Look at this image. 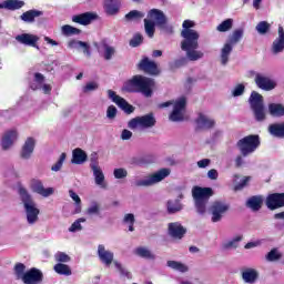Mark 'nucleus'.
<instances>
[{
	"instance_id": "nucleus-1",
	"label": "nucleus",
	"mask_w": 284,
	"mask_h": 284,
	"mask_svg": "<svg viewBox=\"0 0 284 284\" xmlns=\"http://www.w3.org/2000/svg\"><path fill=\"white\" fill-rule=\"evenodd\" d=\"M154 85H156L154 79L136 74L124 83L123 91L130 93H140L143 94V97H146V99H150V97L154 94Z\"/></svg>"
},
{
	"instance_id": "nucleus-2",
	"label": "nucleus",
	"mask_w": 284,
	"mask_h": 284,
	"mask_svg": "<svg viewBox=\"0 0 284 284\" xmlns=\"http://www.w3.org/2000/svg\"><path fill=\"white\" fill-rule=\"evenodd\" d=\"M149 19H144V30L149 39L154 38V32H156V26L163 28L168 23V18L165 13L159 9H151L148 12Z\"/></svg>"
},
{
	"instance_id": "nucleus-3",
	"label": "nucleus",
	"mask_w": 284,
	"mask_h": 284,
	"mask_svg": "<svg viewBox=\"0 0 284 284\" xmlns=\"http://www.w3.org/2000/svg\"><path fill=\"white\" fill-rule=\"evenodd\" d=\"M19 195L24 205V211L29 225H34V223L39 221V214H41V211L37 207L34 200H32V195L28 193V190H26V187L21 186L19 189Z\"/></svg>"
},
{
	"instance_id": "nucleus-4",
	"label": "nucleus",
	"mask_w": 284,
	"mask_h": 284,
	"mask_svg": "<svg viewBox=\"0 0 284 284\" xmlns=\"http://www.w3.org/2000/svg\"><path fill=\"white\" fill-rule=\"evenodd\" d=\"M192 196L195 202V210L197 214H205V212H207L210 197L214 196V191L212 187L193 186Z\"/></svg>"
},
{
	"instance_id": "nucleus-5",
	"label": "nucleus",
	"mask_w": 284,
	"mask_h": 284,
	"mask_svg": "<svg viewBox=\"0 0 284 284\" xmlns=\"http://www.w3.org/2000/svg\"><path fill=\"white\" fill-rule=\"evenodd\" d=\"M236 146L242 156H250V154H254V151L261 148V136L258 134L246 135L237 141Z\"/></svg>"
},
{
	"instance_id": "nucleus-6",
	"label": "nucleus",
	"mask_w": 284,
	"mask_h": 284,
	"mask_svg": "<svg viewBox=\"0 0 284 284\" xmlns=\"http://www.w3.org/2000/svg\"><path fill=\"white\" fill-rule=\"evenodd\" d=\"M251 110L254 113L255 121H265V105L263 104V95L258 92L253 91L250 97Z\"/></svg>"
},
{
	"instance_id": "nucleus-7",
	"label": "nucleus",
	"mask_w": 284,
	"mask_h": 284,
	"mask_svg": "<svg viewBox=\"0 0 284 284\" xmlns=\"http://www.w3.org/2000/svg\"><path fill=\"white\" fill-rule=\"evenodd\" d=\"M170 169H161L160 171L151 174L149 179L135 181V187H150V185H154V183H161L163 179H168V176H170Z\"/></svg>"
},
{
	"instance_id": "nucleus-8",
	"label": "nucleus",
	"mask_w": 284,
	"mask_h": 284,
	"mask_svg": "<svg viewBox=\"0 0 284 284\" xmlns=\"http://www.w3.org/2000/svg\"><path fill=\"white\" fill-rule=\"evenodd\" d=\"M156 125V118H154V113H149L142 116L133 118L129 121L128 128L130 130H136V128H154Z\"/></svg>"
},
{
	"instance_id": "nucleus-9",
	"label": "nucleus",
	"mask_w": 284,
	"mask_h": 284,
	"mask_svg": "<svg viewBox=\"0 0 284 284\" xmlns=\"http://www.w3.org/2000/svg\"><path fill=\"white\" fill-rule=\"evenodd\" d=\"M197 49L199 39H195V41L191 42V44L187 42V40H182L181 42V50L186 52L189 61H199V59H203L204 53L202 51H197Z\"/></svg>"
},
{
	"instance_id": "nucleus-10",
	"label": "nucleus",
	"mask_w": 284,
	"mask_h": 284,
	"mask_svg": "<svg viewBox=\"0 0 284 284\" xmlns=\"http://www.w3.org/2000/svg\"><path fill=\"white\" fill-rule=\"evenodd\" d=\"M194 26H196V23L192 20H184L182 23L183 29L181 31V37L184 38L183 41H187L190 44L194 43V41L201 37L196 30L192 29Z\"/></svg>"
},
{
	"instance_id": "nucleus-11",
	"label": "nucleus",
	"mask_w": 284,
	"mask_h": 284,
	"mask_svg": "<svg viewBox=\"0 0 284 284\" xmlns=\"http://www.w3.org/2000/svg\"><path fill=\"white\" fill-rule=\"evenodd\" d=\"M187 106V99L185 97L179 98L174 105H173V111L171 112L169 119L170 121H183L185 112V108Z\"/></svg>"
},
{
	"instance_id": "nucleus-12",
	"label": "nucleus",
	"mask_w": 284,
	"mask_h": 284,
	"mask_svg": "<svg viewBox=\"0 0 284 284\" xmlns=\"http://www.w3.org/2000/svg\"><path fill=\"white\" fill-rule=\"evenodd\" d=\"M211 221L212 223H219L223 219V214L230 211V204H226L222 201H215L211 205Z\"/></svg>"
},
{
	"instance_id": "nucleus-13",
	"label": "nucleus",
	"mask_w": 284,
	"mask_h": 284,
	"mask_svg": "<svg viewBox=\"0 0 284 284\" xmlns=\"http://www.w3.org/2000/svg\"><path fill=\"white\" fill-rule=\"evenodd\" d=\"M138 69L141 72H144V74H150V77H158V74L161 73V71L159 70V64H156V62L150 60V58H148V57L143 58L139 62Z\"/></svg>"
},
{
	"instance_id": "nucleus-14",
	"label": "nucleus",
	"mask_w": 284,
	"mask_h": 284,
	"mask_svg": "<svg viewBox=\"0 0 284 284\" xmlns=\"http://www.w3.org/2000/svg\"><path fill=\"white\" fill-rule=\"evenodd\" d=\"M265 205L268 210H280L284 207V193H272L266 196Z\"/></svg>"
},
{
	"instance_id": "nucleus-15",
	"label": "nucleus",
	"mask_w": 284,
	"mask_h": 284,
	"mask_svg": "<svg viewBox=\"0 0 284 284\" xmlns=\"http://www.w3.org/2000/svg\"><path fill=\"white\" fill-rule=\"evenodd\" d=\"M32 192L36 194H40V196H44V199H48V196H52L54 194L53 187H44L43 182L41 180L33 179L30 183Z\"/></svg>"
},
{
	"instance_id": "nucleus-16",
	"label": "nucleus",
	"mask_w": 284,
	"mask_h": 284,
	"mask_svg": "<svg viewBox=\"0 0 284 284\" xmlns=\"http://www.w3.org/2000/svg\"><path fill=\"white\" fill-rule=\"evenodd\" d=\"M34 82L30 83V88L33 91L43 89L44 94H50L52 92V87L50 84H43L45 77L42 73H34Z\"/></svg>"
},
{
	"instance_id": "nucleus-17",
	"label": "nucleus",
	"mask_w": 284,
	"mask_h": 284,
	"mask_svg": "<svg viewBox=\"0 0 284 284\" xmlns=\"http://www.w3.org/2000/svg\"><path fill=\"white\" fill-rule=\"evenodd\" d=\"M255 83L260 90H265V92H270L276 88V82L261 73L255 75Z\"/></svg>"
},
{
	"instance_id": "nucleus-18",
	"label": "nucleus",
	"mask_w": 284,
	"mask_h": 284,
	"mask_svg": "<svg viewBox=\"0 0 284 284\" xmlns=\"http://www.w3.org/2000/svg\"><path fill=\"white\" fill-rule=\"evenodd\" d=\"M99 16L94 12H84L75 14L72 17L73 23H79V26H90L93 21H97Z\"/></svg>"
},
{
	"instance_id": "nucleus-19",
	"label": "nucleus",
	"mask_w": 284,
	"mask_h": 284,
	"mask_svg": "<svg viewBox=\"0 0 284 284\" xmlns=\"http://www.w3.org/2000/svg\"><path fill=\"white\" fill-rule=\"evenodd\" d=\"M195 123H196V128H195L196 132H199V130H212V128L216 125V121L207 118L203 113H199V116L195 119Z\"/></svg>"
},
{
	"instance_id": "nucleus-20",
	"label": "nucleus",
	"mask_w": 284,
	"mask_h": 284,
	"mask_svg": "<svg viewBox=\"0 0 284 284\" xmlns=\"http://www.w3.org/2000/svg\"><path fill=\"white\" fill-rule=\"evenodd\" d=\"M98 256L101 263H103V265H105L106 267H110V265L114 263V253H112V251L105 250V246L103 244H100L98 246Z\"/></svg>"
},
{
	"instance_id": "nucleus-21",
	"label": "nucleus",
	"mask_w": 284,
	"mask_h": 284,
	"mask_svg": "<svg viewBox=\"0 0 284 284\" xmlns=\"http://www.w3.org/2000/svg\"><path fill=\"white\" fill-rule=\"evenodd\" d=\"M187 233V230L184 229L181 223L179 222H172L169 223V234L172 236V239H176L178 241H181L183 236Z\"/></svg>"
},
{
	"instance_id": "nucleus-22",
	"label": "nucleus",
	"mask_w": 284,
	"mask_h": 284,
	"mask_svg": "<svg viewBox=\"0 0 284 284\" xmlns=\"http://www.w3.org/2000/svg\"><path fill=\"white\" fill-rule=\"evenodd\" d=\"M16 41L21 43L22 45H29L30 48H37V43H39L38 36L32 33H22L16 37Z\"/></svg>"
},
{
	"instance_id": "nucleus-23",
	"label": "nucleus",
	"mask_w": 284,
	"mask_h": 284,
	"mask_svg": "<svg viewBox=\"0 0 284 284\" xmlns=\"http://www.w3.org/2000/svg\"><path fill=\"white\" fill-rule=\"evenodd\" d=\"M277 34H278V37L273 41V44H272L273 54H281V52H284V29H283V26H278Z\"/></svg>"
},
{
	"instance_id": "nucleus-24",
	"label": "nucleus",
	"mask_w": 284,
	"mask_h": 284,
	"mask_svg": "<svg viewBox=\"0 0 284 284\" xmlns=\"http://www.w3.org/2000/svg\"><path fill=\"white\" fill-rule=\"evenodd\" d=\"M34 145H37V142L34 141V138H28L22 145L20 156L21 159L28 160L30 156H32V153L34 152Z\"/></svg>"
},
{
	"instance_id": "nucleus-25",
	"label": "nucleus",
	"mask_w": 284,
	"mask_h": 284,
	"mask_svg": "<svg viewBox=\"0 0 284 284\" xmlns=\"http://www.w3.org/2000/svg\"><path fill=\"white\" fill-rule=\"evenodd\" d=\"M17 130H9L4 133L1 140L2 150H10L12 148L14 141H17Z\"/></svg>"
},
{
	"instance_id": "nucleus-26",
	"label": "nucleus",
	"mask_w": 284,
	"mask_h": 284,
	"mask_svg": "<svg viewBox=\"0 0 284 284\" xmlns=\"http://www.w3.org/2000/svg\"><path fill=\"white\" fill-rule=\"evenodd\" d=\"M241 274L244 283L254 284L256 281H258V271H256V268H242Z\"/></svg>"
},
{
	"instance_id": "nucleus-27",
	"label": "nucleus",
	"mask_w": 284,
	"mask_h": 284,
	"mask_svg": "<svg viewBox=\"0 0 284 284\" xmlns=\"http://www.w3.org/2000/svg\"><path fill=\"white\" fill-rule=\"evenodd\" d=\"M119 10H121L120 0H104V12L109 14V17H114V14H119Z\"/></svg>"
},
{
	"instance_id": "nucleus-28",
	"label": "nucleus",
	"mask_w": 284,
	"mask_h": 284,
	"mask_svg": "<svg viewBox=\"0 0 284 284\" xmlns=\"http://www.w3.org/2000/svg\"><path fill=\"white\" fill-rule=\"evenodd\" d=\"M85 161H88V153H85V151H83L81 148L74 149L72 152L71 162L74 165H83V163H85Z\"/></svg>"
},
{
	"instance_id": "nucleus-29",
	"label": "nucleus",
	"mask_w": 284,
	"mask_h": 284,
	"mask_svg": "<svg viewBox=\"0 0 284 284\" xmlns=\"http://www.w3.org/2000/svg\"><path fill=\"white\" fill-rule=\"evenodd\" d=\"M26 6V2L21 0H6L0 3V10H21Z\"/></svg>"
},
{
	"instance_id": "nucleus-30",
	"label": "nucleus",
	"mask_w": 284,
	"mask_h": 284,
	"mask_svg": "<svg viewBox=\"0 0 284 284\" xmlns=\"http://www.w3.org/2000/svg\"><path fill=\"white\" fill-rule=\"evenodd\" d=\"M268 132L275 139H284V122L270 124Z\"/></svg>"
},
{
	"instance_id": "nucleus-31",
	"label": "nucleus",
	"mask_w": 284,
	"mask_h": 284,
	"mask_svg": "<svg viewBox=\"0 0 284 284\" xmlns=\"http://www.w3.org/2000/svg\"><path fill=\"white\" fill-rule=\"evenodd\" d=\"M43 11L40 10H29L27 12H23L20 18L22 21H24V23H34V19H37V17H42Z\"/></svg>"
},
{
	"instance_id": "nucleus-32",
	"label": "nucleus",
	"mask_w": 284,
	"mask_h": 284,
	"mask_svg": "<svg viewBox=\"0 0 284 284\" xmlns=\"http://www.w3.org/2000/svg\"><path fill=\"white\" fill-rule=\"evenodd\" d=\"M246 206L253 212H258L263 207V197L258 195L251 196L246 202Z\"/></svg>"
},
{
	"instance_id": "nucleus-33",
	"label": "nucleus",
	"mask_w": 284,
	"mask_h": 284,
	"mask_svg": "<svg viewBox=\"0 0 284 284\" xmlns=\"http://www.w3.org/2000/svg\"><path fill=\"white\" fill-rule=\"evenodd\" d=\"M181 210H183V204H181L180 200H169L166 202L168 214H176V212H181Z\"/></svg>"
},
{
	"instance_id": "nucleus-34",
	"label": "nucleus",
	"mask_w": 284,
	"mask_h": 284,
	"mask_svg": "<svg viewBox=\"0 0 284 284\" xmlns=\"http://www.w3.org/2000/svg\"><path fill=\"white\" fill-rule=\"evenodd\" d=\"M69 48H82L83 53L87 54V57H90V44L88 42H83L80 40H71L68 42Z\"/></svg>"
},
{
	"instance_id": "nucleus-35",
	"label": "nucleus",
	"mask_w": 284,
	"mask_h": 284,
	"mask_svg": "<svg viewBox=\"0 0 284 284\" xmlns=\"http://www.w3.org/2000/svg\"><path fill=\"white\" fill-rule=\"evenodd\" d=\"M268 112L271 116H284V105L282 103H270Z\"/></svg>"
},
{
	"instance_id": "nucleus-36",
	"label": "nucleus",
	"mask_w": 284,
	"mask_h": 284,
	"mask_svg": "<svg viewBox=\"0 0 284 284\" xmlns=\"http://www.w3.org/2000/svg\"><path fill=\"white\" fill-rule=\"evenodd\" d=\"M53 270L60 276H72V268L67 264L58 263L53 266Z\"/></svg>"
},
{
	"instance_id": "nucleus-37",
	"label": "nucleus",
	"mask_w": 284,
	"mask_h": 284,
	"mask_svg": "<svg viewBox=\"0 0 284 284\" xmlns=\"http://www.w3.org/2000/svg\"><path fill=\"white\" fill-rule=\"evenodd\" d=\"M233 44H230V42L225 43L221 51V61L222 65H226L227 61H230V54H232Z\"/></svg>"
},
{
	"instance_id": "nucleus-38",
	"label": "nucleus",
	"mask_w": 284,
	"mask_h": 284,
	"mask_svg": "<svg viewBox=\"0 0 284 284\" xmlns=\"http://www.w3.org/2000/svg\"><path fill=\"white\" fill-rule=\"evenodd\" d=\"M135 254L141 256V258H148L149 261H154L155 256L146 247L140 246L135 250Z\"/></svg>"
},
{
	"instance_id": "nucleus-39",
	"label": "nucleus",
	"mask_w": 284,
	"mask_h": 284,
	"mask_svg": "<svg viewBox=\"0 0 284 284\" xmlns=\"http://www.w3.org/2000/svg\"><path fill=\"white\" fill-rule=\"evenodd\" d=\"M13 272L17 281H23V276H26V264L17 263L13 267Z\"/></svg>"
},
{
	"instance_id": "nucleus-40",
	"label": "nucleus",
	"mask_w": 284,
	"mask_h": 284,
	"mask_svg": "<svg viewBox=\"0 0 284 284\" xmlns=\"http://www.w3.org/2000/svg\"><path fill=\"white\" fill-rule=\"evenodd\" d=\"M118 108H120L125 114H132L135 110L134 105L130 104L124 98L120 100Z\"/></svg>"
},
{
	"instance_id": "nucleus-41",
	"label": "nucleus",
	"mask_w": 284,
	"mask_h": 284,
	"mask_svg": "<svg viewBox=\"0 0 284 284\" xmlns=\"http://www.w3.org/2000/svg\"><path fill=\"white\" fill-rule=\"evenodd\" d=\"M234 26V19L229 18L224 21H222L217 27V32H230V29Z\"/></svg>"
},
{
	"instance_id": "nucleus-42",
	"label": "nucleus",
	"mask_w": 284,
	"mask_h": 284,
	"mask_svg": "<svg viewBox=\"0 0 284 284\" xmlns=\"http://www.w3.org/2000/svg\"><path fill=\"white\" fill-rule=\"evenodd\" d=\"M241 39H243V29H236L229 37V43L231 45H236V43H239V41H241Z\"/></svg>"
},
{
	"instance_id": "nucleus-43",
	"label": "nucleus",
	"mask_w": 284,
	"mask_h": 284,
	"mask_svg": "<svg viewBox=\"0 0 284 284\" xmlns=\"http://www.w3.org/2000/svg\"><path fill=\"white\" fill-rule=\"evenodd\" d=\"M143 17H145V13L139 10H132L124 16V19L125 21H139V19H143Z\"/></svg>"
},
{
	"instance_id": "nucleus-44",
	"label": "nucleus",
	"mask_w": 284,
	"mask_h": 284,
	"mask_svg": "<svg viewBox=\"0 0 284 284\" xmlns=\"http://www.w3.org/2000/svg\"><path fill=\"white\" fill-rule=\"evenodd\" d=\"M183 65H187V58L182 57L169 63L170 70H179V68H183Z\"/></svg>"
},
{
	"instance_id": "nucleus-45",
	"label": "nucleus",
	"mask_w": 284,
	"mask_h": 284,
	"mask_svg": "<svg viewBox=\"0 0 284 284\" xmlns=\"http://www.w3.org/2000/svg\"><path fill=\"white\" fill-rule=\"evenodd\" d=\"M266 261L270 263H274V261H281L283 258V254L278 252V248H272L267 254H266Z\"/></svg>"
},
{
	"instance_id": "nucleus-46",
	"label": "nucleus",
	"mask_w": 284,
	"mask_h": 284,
	"mask_svg": "<svg viewBox=\"0 0 284 284\" xmlns=\"http://www.w3.org/2000/svg\"><path fill=\"white\" fill-rule=\"evenodd\" d=\"M81 33V29L72 27L70 24H64L62 27V34H64L65 37H72L74 34H80Z\"/></svg>"
},
{
	"instance_id": "nucleus-47",
	"label": "nucleus",
	"mask_w": 284,
	"mask_h": 284,
	"mask_svg": "<svg viewBox=\"0 0 284 284\" xmlns=\"http://www.w3.org/2000/svg\"><path fill=\"white\" fill-rule=\"evenodd\" d=\"M92 172H93V176L95 179L97 185H103L105 181V175L103 174V171L101 170V168H94L92 169Z\"/></svg>"
},
{
	"instance_id": "nucleus-48",
	"label": "nucleus",
	"mask_w": 284,
	"mask_h": 284,
	"mask_svg": "<svg viewBox=\"0 0 284 284\" xmlns=\"http://www.w3.org/2000/svg\"><path fill=\"white\" fill-rule=\"evenodd\" d=\"M69 196L72 199V201H74V203L77 205L75 214H80V212H81V197L73 190H69Z\"/></svg>"
},
{
	"instance_id": "nucleus-49",
	"label": "nucleus",
	"mask_w": 284,
	"mask_h": 284,
	"mask_svg": "<svg viewBox=\"0 0 284 284\" xmlns=\"http://www.w3.org/2000/svg\"><path fill=\"white\" fill-rule=\"evenodd\" d=\"M168 267H171L172 270H178V272H187V266L176 261H168Z\"/></svg>"
},
{
	"instance_id": "nucleus-50",
	"label": "nucleus",
	"mask_w": 284,
	"mask_h": 284,
	"mask_svg": "<svg viewBox=\"0 0 284 284\" xmlns=\"http://www.w3.org/2000/svg\"><path fill=\"white\" fill-rule=\"evenodd\" d=\"M82 223H85V217L75 220L69 227V232H81V230H83Z\"/></svg>"
},
{
	"instance_id": "nucleus-51",
	"label": "nucleus",
	"mask_w": 284,
	"mask_h": 284,
	"mask_svg": "<svg viewBox=\"0 0 284 284\" xmlns=\"http://www.w3.org/2000/svg\"><path fill=\"white\" fill-rule=\"evenodd\" d=\"M270 28L271 26L267 21H261L255 27V30H257L258 34H267V32H270Z\"/></svg>"
},
{
	"instance_id": "nucleus-52",
	"label": "nucleus",
	"mask_w": 284,
	"mask_h": 284,
	"mask_svg": "<svg viewBox=\"0 0 284 284\" xmlns=\"http://www.w3.org/2000/svg\"><path fill=\"white\" fill-rule=\"evenodd\" d=\"M143 43V36L141 33H135L133 38L130 40L129 45L131 48H139Z\"/></svg>"
},
{
	"instance_id": "nucleus-53",
	"label": "nucleus",
	"mask_w": 284,
	"mask_h": 284,
	"mask_svg": "<svg viewBox=\"0 0 284 284\" xmlns=\"http://www.w3.org/2000/svg\"><path fill=\"white\" fill-rule=\"evenodd\" d=\"M113 265L116 267V270L120 272L121 276H125L129 280H132V273H130L128 270L121 265L118 261L113 262Z\"/></svg>"
},
{
	"instance_id": "nucleus-54",
	"label": "nucleus",
	"mask_w": 284,
	"mask_h": 284,
	"mask_svg": "<svg viewBox=\"0 0 284 284\" xmlns=\"http://www.w3.org/2000/svg\"><path fill=\"white\" fill-rule=\"evenodd\" d=\"M67 156L68 155L65 153H61L58 162L51 166L52 172H59L61 168H63V163L65 162Z\"/></svg>"
},
{
	"instance_id": "nucleus-55",
	"label": "nucleus",
	"mask_w": 284,
	"mask_h": 284,
	"mask_svg": "<svg viewBox=\"0 0 284 284\" xmlns=\"http://www.w3.org/2000/svg\"><path fill=\"white\" fill-rule=\"evenodd\" d=\"M123 221L125 223H129V232H134V223H135L134 214L132 213L125 214Z\"/></svg>"
},
{
	"instance_id": "nucleus-56",
	"label": "nucleus",
	"mask_w": 284,
	"mask_h": 284,
	"mask_svg": "<svg viewBox=\"0 0 284 284\" xmlns=\"http://www.w3.org/2000/svg\"><path fill=\"white\" fill-rule=\"evenodd\" d=\"M70 255H68V254H65V253H63V252H58L57 254H55V261L58 262V263H70Z\"/></svg>"
},
{
	"instance_id": "nucleus-57",
	"label": "nucleus",
	"mask_w": 284,
	"mask_h": 284,
	"mask_svg": "<svg viewBox=\"0 0 284 284\" xmlns=\"http://www.w3.org/2000/svg\"><path fill=\"white\" fill-rule=\"evenodd\" d=\"M240 241H243V236L237 235L234 240H232V241L225 243V244L223 245V247H224V250H230V247H239L237 243H239Z\"/></svg>"
},
{
	"instance_id": "nucleus-58",
	"label": "nucleus",
	"mask_w": 284,
	"mask_h": 284,
	"mask_svg": "<svg viewBox=\"0 0 284 284\" xmlns=\"http://www.w3.org/2000/svg\"><path fill=\"white\" fill-rule=\"evenodd\" d=\"M87 214H89V215H92V214L100 215L101 214V206L99 205V203L94 202L90 207H88Z\"/></svg>"
},
{
	"instance_id": "nucleus-59",
	"label": "nucleus",
	"mask_w": 284,
	"mask_h": 284,
	"mask_svg": "<svg viewBox=\"0 0 284 284\" xmlns=\"http://www.w3.org/2000/svg\"><path fill=\"white\" fill-rule=\"evenodd\" d=\"M113 176L115 179H125L128 176V170L120 168V169H115L113 171Z\"/></svg>"
},
{
	"instance_id": "nucleus-60",
	"label": "nucleus",
	"mask_w": 284,
	"mask_h": 284,
	"mask_svg": "<svg viewBox=\"0 0 284 284\" xmlns=\"http://www.w3.org/2000/svg\"><path fill=\"white\" fill-rule=\"evenodd\" d=\"M94 90H99V83L97 82H88L87 85L83 87V92H94Z\"/></svg>"
},
{
	"instance_id": "nucleus-61",
	"label": "nucleus",
	"mask_w": 284,
	"mask_h": 284,
	"mask_svg": "<svg viewBox=\"0 0 284 284\" xmlns=\"http://www.w3.org/2000/svg\"><path fill=\"white\" fill-rule=\"evenodd\" d=\"M250 176H245L239 184L234 186V192H241V190H243V187L250 183Z\"/></svg>"
},
{
	"instance_id": "nucleus-62",
	"label": "nucleus",
	"mask_w": 284,
	"mask_h": 284,
	"mask_svg": "<svg viewBox=\"0 0 284 284\" xmlns=\"http://www.w3.org/2000/svg\"><path fill=\"white\" fill-rule=\"evenodd\" d=\"M116 106L114 105H109L106 109V116L108 119H116Z\"/></svg>"
},
{
	"instance_id": "nucleus-63",
	"label": "nucleus",
	"mask_w": 284,
	"mask_h": 284,
	"mask_svg": "<svg viewBox=\"0 0 284 284\" xmlns=\"http://www.w3.org/2000/svg\"><path fill=\"white\" fill-rule=\"evenodd\" d=\"M113 55H114V48L105 45L104 59L106 61H110V59H112Z\"/></svg>"
},
{
	"instance_id": "nucleus-64",
	"label": "nucleus",
	"mask_w": 284,
	"mask_h": 284,
	"mask_svg": "<svg viewBox=\"0 0 284 284\" xmlns=\"http://www.w3.org/2000/svg\"><path fill=\"white\" fill-rule=\"evenodd\" d=\"M245 92L244 84H237L233 90V97H241Z\"/></svg>"
}]
</instances>
